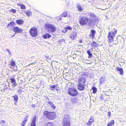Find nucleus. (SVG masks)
Here are the masks:
<instances>
[{
	"label": "nucleus",
	"instance_id": "f257e3e1",
	"mask_svg": "<svg viewBox=\"0 0 126 126\" xmlns=\"http://www.w3.org/2000/svg\"><path fill=\"white\" fill-rule=\"evenodd\" d=\"M43 115L46 119L51 120H54L56 117V115L55 112L48 111L47 110L43 112Z\"/></svg>",
	"mask_w": 126,
	"mask_h": 126
},
{
	"label": "nucleus",
	"instance_id": "f03ea898",
	"mask_svg": "<svg viewBox=\"0 0 126 126\" xmlns=\"http://www.w3.org/2000/svg\"><path fill=\"white\" fill-rule=\"evenodd\" d=\"M117 30L115 28H114L112 31L109 32L108 34V40L110 42L114 41V37L115 36V34L117 33Z\"/></svg>",
	"mask_w": 126,
	"mask_h": 126
},
{
	"label": "nucleus",
	"instance_id": "7ed1b4c3",
	"mask_svg": "<svg viewBox=\"0 0 126 126\" xmlns=\"http://www.w3.org/2000/svg\"><path fill=\"white\" fill-rule=\"evenodd\" d=\"M44 27L47 32L50 33L54 32L56 31V27L51 24L46 23Z\"/></svg>",
	"mask_w": 126,
	"mask_h": 126
},
{
	"label": "nucleus",
	"instance_id": "20e7f679",
	"mask_svg": "<svg viewBox=\"0 0 126 126\" xmlns=\"http://www.w3.org/2000/svg\"><path fill=\"white\" fill-rule=\"evenodd\" d=\"M62 126H71V123L69 115H65L62 122Z\"/></svg>",
	"mask_w": 126,
	"mask_h": 126
},
{
	"label": "nucleus",
	"instance_id": "39448f33",
	"mask_svg": "<svg viewBox=\"0 0 126 126\" xmlns=\"http://www.w3.org/2000/svg\"><path fill=\"white\" fill-rule=\"evenodd\" d=\"M89 19L86 16L81 17L79 20V22L80 25L83 26L89 24Z\"/></svg>",
	"mask_w": 126,
	"mask_h": 126
},
{
	"label": "nucleus",
	"instance_id": "423d86ee",
	"mask_svg": "<svg viewBox=\"0 0 126 126\" xmlns=\"http://www.w3.org/2000/svg\"><path fill=\"white\" fill-rule=\"evenodd\" d=\"M68 90V93L71 96H76L78 95V92L76 88H69Z\"/></svg>",
	"mask_w": 126,
	"mask_h": 126
},
{
	"label": "nucleus",
	"instance_id": "0eeeda50",
	"mask_svg": "<svg viewBox=\"0 0 126 126\" xmlns=\"http://www.w3.org/2000/svg\"><path fill=\"white\" fill-rule=\"evenodd\" d=\"M89 15L90 17L89 25H90L95 23L97 18L94 13H90Z\"/></svg>",
	"mask_w": 126,
	"mask_h": 126
},
{
	"label": "nucleus",
	"instance_id": "6e6552de",
	"mask_svg": "<svg viewBox=\"0 0 126 126\" xmlns=\"http://www.w3.org/2000/svg\"><path fill=\"white\" fill-rule=\"evenodd\" d=\"M29 32L32 37H36L38 34V31L37 28L35 27H32L29 30Z\"/></svg>",
	"mask_w": 126,
	"mask_h": 126
},
{
	"label": "nucleus",
	"instance_id": "1a4fd4ad",
	"mask_svg": "<svg viewBox=\"0 0 126 126\" xmlns=\"http://www.w3.org/2000/svg\"><path fill=\"white\" fill-rule=\"evenodd\" d=\"M81 76L78 80V84H85L86 81L85 73L81 74Z\"/></svg>",
	"mask_w": 126,
	"mask_h": 126
},
{
	"label": "nucleus",
	"instance_id": "9d476101",
	"mask_svg": "<svg viewBox=\"0 0 126 126\" xmlns=\"http://www.w3.org/2000/svg\"><path fill=\"white\" fill-rule=\"evenodd\" d=\"M77 36V34L75 31L72 32L70 34L69 37L72 40H74Z\"/></svg>",
	"mask_w": 126,
	"mask_h": 126
},
{
	"label": "nucleus",
	"instance_id": "9b49d317",
	"mask_svg": "<svg viewBox=\"0 0 126 126\" xmlns=\"http://www.w3.org/2000/svg\"><path fill=\"white\" fill-rule=\"evenodd\" d=\"M13 30L15 33H22L23 31L22 29L19 28L17 27H14L13 28Z\"/></svg>",
	"mask_w": 126,
	"mask_h": 126
},
{
	"label": "nucleus",
	"instance_id": "f8f14e48",
	"mask_svg": "<svg viewBox=\"0 0 126 126\" xmlns=\"http://www.w3.org/2000/svg\"><path fill=\"white\" fill-rule=\"evenodd\" d=\"M85 84H78L77 86V89L79 91H82L84 90L85 89Z\"/></svg>",
	"mask_w": 126,
	"mask_h": 126
},
{
	"label": "nucleus",
	"instance_id": "ddd939ff",
	"mask_svg": "<svg viewBox=\"0 0 126 126\" xmlns=\"http://www.w3.org/2000/svg\"><path fill=\"white\" fill-rule=\"evenodd\" d=\"M96 33L95 31L94 30H91L90 34L89 35L90 37L92 39H94L95 37V34Z\"/></svg>",
	"mask_w": 126,
	"mask_h": 126
},
{
	"label": "nucleus",
	"instance_id": "4468645a",
	"mask_svg": "<svg viewBox=\"0 0 126 126\" xmlns=\"http://www.w3.org/2000/svg\"><path fill=\"white\" fill-rule=\"evenodd\" d=\"M94 121V118L93 116H91L88 122L87 123V125L89 126L91 125L93 122Z\"/></svg>",
	"mask_w": 126,
	"mask_h": 126
},
{
	"label": "nucleus",
	"instance_id": "2eb2a0df",
	"mask_svg": "<svg viewBox=\"0 0 126 126\" xmlns=\"http://www.w3.org/2000/svg\"><path fill=\"white\" fill-rule=\"evenodd\" d=\"M36 117L35 116V117L33 119L31 123L30 126H36Z\"/></svg>",
	"mask_w": 126,
	"mask_h": 126
},
{
	"label": "nucleus",
	"instance_id": "dca6fc26",
	"mask_svg": "<svg viewBox=\"0 0 126 126\" xmlns=\"http://www.w3.org/2000/svg\"><path fill=\"white\" fill-rule=\"evenodd\" d=\"M99 46V44L98 43L96 42H95L93 41L91 43V46L92 47H93L94 48H96Z\"/></svg>",
	"mask_w": 126,
	"mask_h": 126
},
{
	"label": "nucleus",
	"instance_id": "f3484780",
	"mask_svg": "<svg viewBox=\"0 0 126 126\" xmlns=\"http://www.w3.org/2000/svg\"><path fill=\"white\" fill-rule=\"evenodd\" d=\"M47 104L48 105L50 106L51 108L53 110H55L56 108V106L54 105L53 102L51 101H49L47 102Z\"/></svg>",
	"mask_w": 126,
	"mask_h": 126
},
{
	"label": "nucleus",
	"instance_id": "a211bd4d",
	"mask_svg": "<svg viewBox=\"0 0 126 126\" xmlns=\"http://www.w3.org/2000/svg\"><path fill=\"white\" fill-rule=\"evenodd\" d=\"M16 23L18 25H22L24 23V21L22 19H18L16 21Z\"/></svg>",
	"mask_w": 126,
	"mask_h": 126
},
{
	"label": "nucleus",
	"instance_id": "6ab92c4d",
	"mask_svg": "<svg viewBox=\"0 0 126 126\" xmlns=\"http://www.w3.org/2000/svg\"><path fill=\"white\" fill-rule=\"evenodd\" d=\"M117 71L120 72L119 74L121 75H123V70L122 68H119L118 67H116Z\"/></svg>",
	"mask_w": 126,
	"mask_h": 126
},
{
	"label": "nucleus",
	"instance_id": "aec40b11",
	"mask_svg": "<svg viewBox=\"0 0 126 126\" xmlns=\"http://www.w3.org/2000/svg\"><path fill=\"white\" fill-rule=\"evenodd\" d=\"M115 124V121L112 120L108 123L107 126H113Z\"/></svg>",
	"mask_w": 126,
	"mask_h": 126
},
{
	"label": "nucleus",
	"instance_id": "412c9836",
	"mask_svg": "<svg viewBox=\"0 0 126 126\" xmlns=\"http://www.w3.org/2000/svg\"><path fill=\"white\" fill-rule=\"evenodd\" d=\"M51 36V35L48 33L44 34L43 36V38L44 39H46L47 38H49Z\"/></svg>",
	"mask_w": 126,
	"mask_h": 126
},
{
	"label": "nucleus",
	"instance_id": "4be33fe9",
	"mask_svg": "<svg viewBox=\"0 0 126 126\" xmlns=\"http://www.w3.org/2000/svg\"><path fill=\"white\" fill-rule=\"evenodd\" d=\"M24 13H25L28 17H29L32 15V12L30 11L29 10L26 11L24 10Z\"/></svg>",
	"mask_w": 126,
	"mask_h": 126
},
{
	"label": "nucleus",
	"instance_id": "5701e85b",
	"mask_svg": "<svg viewBox=\"0 0 126 126\" xmlns=\"http://www.w3.org/2000/svg\"><path fill=\"white\" fill-rule=\"evenodd\" d=\"M44 126H54V124L52 122H48L45 124Z\"/></svg>",
	"mask_w": 126,
	"mask_h": 126
},
{
	"label": "nucleus",
	"instance_id": "b1692460",
	"mask_svg": "<svg viewBox=\"0 0 126 126\" xmlns=\"http://www.w3.org/2000/svg\"><path fill=\"white\" fill-rule=\"evenodd\" d=\"M12 97L14 98V100L15 102H16L18 101V98L17 95L15 94L14 96H13Z\"/></svg>",
	"mask_w": 126,
	"mask_h": 126
},
{
	"label": "nucleus",
	"instance_id": "393cba45",
	"mask_svg": "<svg viewBox=\"0 0 126 126\" xmlns=\"http://www.w3.org/2000/svg\"><path fill=\"white\" fill-rule=\"evenodd\" d=\"M28 121V119H25L23 120V121L22 122L21 124V126H25V124Z\"/></svg>",
	"mask_w": 126,
	"mask_h": 126
},
{
	"label": "nucleus",
	"instance_id": "a878e982",
	"mask_svg": "<svg viewBox=\"0 0 126 126\" xmlns=\"http://www.w3.org/2000/svg\"><path fill=\"white\" fill-rule=\"evenodd\" d=\"M77 7L78 10L79 11H81L83 10V9L81 7V5H78L77 6Z\"/></svg>",
	"mask_w": 126,
	"mask_h": 126
},
{
	"label": "nucleus",
	"instance_id": "bb28decb",
	"mask_svg": "<svg viewBox=\"0 0 126 126\" xmlns=\"http://www.w3.org/2000/svg\"><path fill=\"white\" fill-rule=\"evenodd\" d=\"M87 52L89 55L88 57L89 58H90L92 57V54L90 50H87Z\"/></svg>",
	"mask_w": 126,
	"mask_h": 126
},
{
	"label": "nucleus",
	"instance_id": "cd10ccee",
	"mask_svg": "<svg viewBox=\"0 0 126 126\" xmlns=\"http://www.w3.org/2000/svg\"><path fill=\"white\" fill-rule=\"evenodd\" d=\"M92 90H93V94H95L96 93L97 91V89L95 87H93L92 88Z\"/></svg>",
	"mask_w": 126,
	"mask_h": 126
},
{
	"label": "nucleus",
	"instance_id": "c85d7f7f",
	"mask_svg": "<svg viewBox=\"0 0 126 126\" xmlns=\"http://www.w3.org/2000/svg\"><path fill=\"white\" fill-rule=\"evenodd\" d=\"M15 22L14 21H11L7 25V27L8 28V27L10 25H15Z\"/></svg>",
	"mask_w": 126,
	"mask_h": 126
},
{
	"label": "nucleus",
	"instance_id": "c756f323",
	"mask_svg": "<svg viewBox=\"0 0 126 126\" xmlns=\"http://www.w3.org/2000/svg\"><path fill=\"white\" fill-rule=\"evenodd\" d=\"M18 5L20 6V8L22 9H26V7L25 5L23 4H18Z\"/></svg>",
	"mask_w": 126,
	"mask_h": 126
},
{
	"label": "nucleus",
	"instance_id": "7c9ffc66",
	"mask_svg": "<svg viewBox=\"0 0 126 126\" xmlns=\"http://www.w3.org/2000/svg\"><path fill=\"white\" fill-rule=\"evenodd\" d=\"M10 64L11 66H14L15 65L16 63L14 61L11 60V63Z\"/></svg>",
	"mask_w": 126,
	"mask_h": 126
},
{
	"label": "nucleus",
	"instance_id": "2f4dec72",
	"mask_svg": "<svg viewBox=\"0 0 126 126\" xmlns=\"http://www.w3.org/2000/svg\"><path fill=\"white\" fill-rule=\"evenodd\" d=\"M67 11L64 12L62 14V16L64 17H66L67 15Z\"/></svg>",
	"mask_w": 126,
	"mask_h": 126
},
{
	"label": "nucleus",
	"instance_id": "473e14b6",
	"mask_svg": "<svg viewBox=\"0 0 126 126\" xmlns=\"http://www.w3.org/2000/svg\"><path fill=\"white\" fill-rule=\"evenodd\" d=\"M9 12L13 13H16V10L14 9H12L9 10Z\"/></svg>",
	"mask_w": 126,
	"mask_h": 126
},
{
	"label": "nucleus",
	"instance_id": "72a5a7b5",
	"mask_svg": "<svg viewBox=\"0 0 126 126\" xmlns=\"http://www.w3.org/2000/svg\"><path fill=\"white\" fill-rule=\"evenodd\" d=\"M65 28H66V30H67V31L68 30H71L72 29V27H71L69 26H68L67 27H65Z\"/></svg>",
	"mask_w": 126,
	"mask_h": 126
},
{
	"label": "nucleus",
	"instance_id": "f704fd0d",
	"mask_svg": "<svg viewBox=\"0 0 126 126\" xmlns=\"http://www.w3.org/2000/svg\"><path fill=\"white\" fill-rule=\"evenodd\" d=\"M58 86V85L55 84L54 85H52L50 86V87L51 88L53 89L55 88V87H57Z\"/></svg>",
	"mask_w": 126,
	"mask_h": 126
},
{
	"label": "nucleus",
	"instance_id": "c9c22d12",
	"mask_svg": "<svg viewBox=\"0 0 126 126\" xmlns=\"http://www.w3.org/2000/svg\"><path fill=\"white\" fill-rule=\"evenodd\" d=\"M77 99V98H73L71 99V102L72 103H75L76 101V100Z\"/></svg>",
	"mask_w": 126,
	"mask_h": 126
},
{
	"label": "nucleus",
	"instance_id": "e433bc0d",
	"mask_svg": "<svg viewBox=\"0 0 126 126\" xmlns=\"http://www.w3.org/2000/svg\"><path fill=\"white\" fill-rule=\"evenodd\" d=\"M67 32V30L65 27L62 30V32L63 33H65Z\"/></svg>",
	"mask_w": 126,
	"mask_h": 126
},
{
	"label": "nucleus",
	"instance_id": "4c0bfd02",
	"mask_svg": "<svg viewBox=\"0 0 126 126\" xmlns=\"http://www.w3.org/2000/svg\"><path fill=\"white\" fill-rule=\"evenodd\" d=\"M12 83L13 84L12 85L14 86H16L17 85L16 83V80Z\"/></svg>",
	"mask_w": 126,
	"mask_h": 126
},
{
	"label": "nucleus",
	"instance_id": "58836bf2",
	"mask_svg": "<svg viewBox=\"0 0 126 126\" xmlns=\"http://www.w3.org/2000/svg\"><path fill=\"white\" fill-rule=\"evenodd\" d=\"M22 92V90L21 89H19L17 91L18 93L19 94H21Z\"/></svg>",
	"mask_w": 126,
	"mask_h": 126
},
{
	"label": "nucleus",
	"instance_id": "ea45409f",
	"mask_svg": "<svg viewBox=\"0 0 126 126\" xmlns=\"http://www.w3.org/2000/svg\"><path fill=\"white\" fill-rule=\"evenodd\" d=\"M10 79L11 80V82L12 83H13V82H14L16 80L14 78H11Z\"/></svg>",
	"mask_w": 126,
	"mask_h": 126
},
{
	"label": "nucleus",
	"instance_id": "a19ab883",
	"mask_svg": "<svg viewBox=\"0 0 126 126\" xmlns=\"http://www.w3.org/2000/svg\"><path fill=\"white\" fill-rule=\"evenodd\" d=\"M6 51L8 52V53L9 54H11V52L10 51L9 49H7Z\"/></svg>",
	"mask_w": 126,
	"mask_h": 126
},
{
	"label": "nucleus",
	"instance_id": "79ce46f5",
	"mask_svg": "<svg viewBox=\"0 0 126 126\" xmlns=\"http://www.w3.org/2000/svg\"><path fill=\"white\" fill-rule=\"evenodd\" d=\"M108 116L109 117H110V116L111 115V113L110 112V111H109L108 112Z\"/></svg>",
	"mask_w": 126,
	"mask_h": 126
},
{
	"label": "nucleus",
	"instance_id": "37998d69",
	"mask_svg": "<svg viewBox=\"0 0 126 126\" xmlns=\"http://www.w3.org/2000/svg\"><path fill=\"white\" fill-rule=\"evenodd\" d=\"M32 107H36V106H35V104H33L31 106Z\"/></svg>",
	"mask_w": 126,
	"mask_h": 126
},
{
	"label": "nucleus",
	"instance_id": "c03bdc74",
	"mask_svg": "<svg viewBox=\"0 0 126 126\" xmlns=\"http://www.w3.org/2000/svg\"><path fill=\"white\" fill-rule=\"evenodd\" d=\"M1 123H4L5 122V121H4L3 120H2L1 121Z\"/></svg>",
	"mask_w": 126,
	"mask_h": 126
},
{
	"label": "nucleus",
	"instance_id": "a18cd8bd",
	"mask_svg": "<svg viewBox=\"0 0 126 126\" xmlns=\"http://www.w3.org/2000/svg\"><path fill=\"white\" fill-rule=\"evenodd\" d=\"M16 34V33H14V35H12V36H11V37L12 38Z\"/></svg>",
	"mask_w": 126,
	"mask_h": 126
},
{
	"label": "nucleus",
	"instance_id": "49530a36",
	"mask_svg": "<svg viewBox=\"0 0 126 126\" xmlns=\"http://www.w3.org/2000/svg\"><path fill=\"white\" fill-rule=\"evenodd\" d=\"M79 41L80 43H81L82 42V41L81 40H79Z\"/></svg>",
	"mask_w": 126,
	"mask_h": 126
},
{
	"label": "nucleus",
	"instance_id": "de8ad7c7",
	"mask_svg": "<svg viewBox=\"0 0 126 126\" xmlns=\"http://www.w3.org/2000/svg\"><path fill=\"white\" fill-rule=\"evenodd\" d=\"M34 63H31L29 64V65H32V64H33Z\"/></svg>",
	"mask_w": 126,
	"mask_h": 126
},
{
	"label": "nucleus",
	"instance_id": "09e8293b",
	"mask_svg": "<svg viewBox=\"0 0 126 126\" xmlns=\"http://www.w3.org/2000/svg\"><path fill=\"white\" fill-rule=\"evenodd\" d=\"M52 62H56L57 63H58V62L56 61H52Z\"/></svg>",
	"mask_w": 126,
	"mask_h": 126
},
{
	"label": "nucleus",
	"instance_id": "8fccbe9b",
	"mask_svg": "<svg viewBox=\"0 0 126 126\" xmlns=\"http://www.w3.org/2000/svg\"><path fill=\"white\" fill-rule=\"evenodd\" d=\"M28 117H29V116H27V118H28Z\"/></svg>",
	"mask_w": 126,
	"mask_h": 126
},
{
	"label": "nucleus",
	"instance_id": "3c124183",
	"mask_svg": "<svg viewBox=\"0 0 126 126\" xmlns=\"http://www.w3.org/2000/svg\"><path fill=\"white\" fill-rule=\"evenodd\" d=\"M52 63L51 64V65H52Z\"/></svg>",
	"mask_w": 126,
	"mask_h": 126
}]
</instances>
